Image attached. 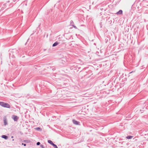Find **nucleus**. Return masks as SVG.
<instances>
[{
    "label": "nucleus",
    "mask_w": 148,
    "mask_h": 148,
    "mask_svg": "<svg viewBox=\"0 0 148 148\" xmlns=\"http://www.w3.org/2000/svg\"><path fill=\"white\" fill-rule=\"evenodd\" d=\"M0 105L1 106L7 108H10V105L7 103H5L3 102H0Z\"/></svg>",
    "instance_id": "nucleus-1"
},
{
    "label": "nucleus",
    "mask_w": 148,
    "mask_h": 148,
    "mask_svg": "<svg viewBox=\"0 0 148 148\" xmlns=\"http://www.w3.org/2000/svg\"><path fill=\"white\" fill-rule=\"evenodd\" d=\"M3 123L4 125L8 124L6 116H4L3 118Z\"/></svg>",
    "instance_id": "nucleus-2"
},
{
    "label": "nucleus",
    "mask_w": 148,
    "mask_h": 148,
    "mask_svg": "<svg viewBox=\"0 0 148 148\" xmlns=\"http://www.w3.org/2000/svg\"><path fill=\"white\" fill-rule=\"evenodd\" d=\"M12 118L14 121H17L19 119V117L18 116L15 115H12Z\"/></svg>",
    "instance_id": "nucleus-3"
},
{
    "label": "nucleus",
    "mask_w": 148,
    "mask_h": 148,
    "mask_svg": "<svg viewBox=\"0 0 148 148\" xmlns=\"http://www.w3.org/2000/svg\"><path fill=\"white\" fill-rule=\"evenodd\" d=\"M72 121L73 123L76 125H78L79 123V122L75 119H73Z\"/></svg>",
    "instance_id": "nucleus-4"
},
{
    "label": "nucleus",
    "mask_w": 148,
    "mask_h": 148,
    "mask_svg": "<svg viewBox=\"0 0 148 148\" xmlns=\"http://www.w3.org/2000/svg\"><path fill=\"white\" fill-rule=\"evenodd\" d=\"M123 13V11L121 10H120L118 12H117L116 14L118 15L119 14H121Z\"/></svg>",
    "instance_id": "nucleus-5"
},
{
    "label": "nucleus",
    "mask_w": 148,
    "mask_h": 148,
    "mask_svg": "<svg viewBox=\"0 0 148 148\" xmlns=\"http://www.w3.org/2000/svg\"><path fill=\"white\" fill-rule=\"evenodd\" d=\"M59 44V42H55L53 44V45H52V47H55V46H56L57 45H58Z\"/></svg>",
    "instance_id": "nucleus-6"
},
{
    "label": "nucleus",
    "mask_w": 148,
    "mask_h": 148,
    "mask_svg": "<svg viewBox=\"0 0 148 148\" xmlns=\"http://www.w3.org/2000/svg\"><path fill=\"white\" fill-rule=\"evenodd\" d=\"M1 137L5 139H7L8 138V136L6 135H3L1 136Z\"/></svg>",
    "instance_id": "nucleus-7"
},
{
    "label": "nucleus",
    "mask_w": 148,
    "mask_h": 148,
    "mask_svg": "<svg viewBox=\"0 0 148 148\" xmlns=\"http://www.w3.org/2000/svg\"><path fill=\"white\" fill-rule=\"evenodd\" d=\"M48 142L49 144H50L51 145H52V146L54 144L53 143L52 141L50 140H48Z\"/></svg>",
    "instance_id": "nucleus-8"
},
{
    "label": "nucleus",
    "mask_w": 148,
    "mask_h": 148,
    "mask_svg": "<svg viewBox=\"0 0 148 148\" xmlns=\"http://www.w3.org/2000/svg\"><path fill=\"white\" fill-rule=\"evenodd\" d=\"M133 137V136H129L126 137V138L127 139H130L132 138Z\"/></svg>",
    "instance_id": "nucleus-9"
},
{
    "label": "nucleus",
    "mask_w": 148,
    "mask_h": 148,
    "mask_svg": "<svg viewBox=\"0 0 148 148\" xmlns=\"http://www.w3.org/2000/svg\"><path fill=\"white\" fill-rule=\"evenodd\" d=\"M3 7H2L1 9V10H3L4 8L5 7L6 5L5 4H3Z\"/></svg>",
    "instance_id": "nucleus-10"
},
{
    "label": "nucleus",
    "mask_w": 148,
    "mask_h": 148,
    "mask_svg": "<svg viewBox=\"0 0 148 148\" xmlns=\"http://www.w3.org/2000/svg\"><path fill=\"white\" fill-rule=\"evenodd\" d=\"M35 129L37 131H41V128L39 127H38L35 128Z\"/></svg>",
    "instance_id": "nucleus-11"
},
{
    "label": "nucleus",
    "mask_w": 148,
    "mask_h": 148,
    "mask_svg": "<svg viewBox=\"0 0 148 148\" xmlns=\"http://www.w3.org/2000/svg\"><path fill=\"white\" fill-rule=\"evenodd\" d=\"M70 24L71 25L73 26L74 25V23L73 21L71 20L70 22Z\"/></svg>",
    "instance_id": "nucleus-12"
},
{
    "label": "nucleus",
    "mask_w": 148,
    "mask_h": 148,
    "mask_svg": "<svg viewBox=\"0 0 148 148\" xmlns=\"http://www.w3.org/2000/svg\"><path fill=\"white\" fill-rule=\"evenodd\" d=\"M53 146L54 147V148H58L57 146L54 144L53 145Z\"/></svg>",
    "instance_id": "nucleus-13"
},
{
    "label": "nucleus",
    "mask_w": 148,
    "mask_h": 148,
    "mask_svg": "<svg viewBox=\"0 0 148 148\" xmlns=\"http://www.w3.org/2000/svg\"><path fill=\"white\" fill-rule=\"evenodd\" d=\"M40 142H38L37 143H36V145H39L40 144Z\"/></svg>",
    "instance_id": "nucleus-14"
},
{
    "label": "nucleus",
    "mask_w": 148,
    "mask_h": 148,
    "mask_svg": "<svg viewBox=\"0 0 148 148\" xmlns=\"http://www.w3.org/2000/svg\"><path fill=\"white\" fill-rule=\"evenodd\" d=\"M40 147L42 148H45L44 147V146L43 145H40Z\"/></svg>",
    "instance_id": "nucleus-15"
},
{
    "label": "nucleus",
    "mask_w": 148,
    "mask_h": 148,
    "mask_svg": "<svg viewBox=\"0 0 148 148\" xmlns=\"http://www.w3.org/2000/svg\"><path fill=\"white\" fill-rule=\"evenodd\" d=\"M72 26H73L74 28H75L76 29L77 28V27L76 26H75L74 25H73Z\"/></svg>",
    "instance_id": "nucleus-16"
},
{
    "label": "nucleus",
    "mask_w": 148,
    "mask_h": 148,
    "mask_svg": "<svg viewBox=\"0 0 148 148\" xmlns=\"http://www.w3.org/2000/svg\"><path fill=\"white\" fill-rule=\"evenodd\" d=\"M22 145H24V146H26V144L25 143H22Z\"/></svg>",
    "instance_id": "nucleus-17"
},
{
    "label": "nucleus",
    "mask_w": 148,
    "mask_h": 148,
    "mask_svg": "<svg viewBox=\"0 0 148 148\" xmlns=\"http://www.w3.org/2000/svg\"><path fill=\"white\" fill-rule=\"evenodd\" d=\"M24 141L25 142L27 143V140H24Z\"/></svg>",
    "instance_id": "nucleus-18"
},
{
    "label": "nucleus",
    "mask_w": 148,
    "mask_h": 148,
    "mask_svg": "<svg viewBox=\"0 0 148 148\" xmlns=\"http://www.w3.org/2000/svg\"><path fill=\"white\" fill-rule=\"evenodd\" d=\"M13 137H13V136H12L11 137V138H13Z\"/></svg>",
    "instance_id": "nucleus-19"
},
{
    "label": "nucleus",
    "mask_w": 148,
    "mask_h": 148,
    "mask_svg": "<svg viewBox=\"0 0 148 148\" xmlns=\"http://www.w3.org/2000/svg\"><path fill=\"white\" fill-rule=\"evenodd\" d=\"M132 72H133V71H132V72H130V73H132Z\"/></svg>",
    "instance_id": "nucleus-20"
},
{
    "label": "nucleus",
    "mask_w": 148,
    "mask_h": 148,
    "mask_svg": "<svg viewBox=\"0 0 148 148\" xmlns=\"http://www.w3.org/2000/svg\"><path fill=\"white\" fill-rule=\"evenodd\" d=\"M9 2H10V1H8V2L9 3Z\"/></svg>",
    "instance_id": "nucleus-21"
}]
</instances>
